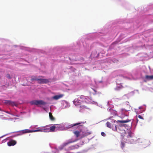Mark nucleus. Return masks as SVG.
<instances>
[{"mask_svg":"<svg viewBox=\"0 0 153 153\" xmlns=\"http://www.w3.org/2000/svg\"><path fill=\"white\" fill-rule=\"evenodd\" d=\"M124 127V126L122 124H120L119 126L115 125V128H113V129L122 134V136H124V134L126 133Z\"/></svg>","mask_w":153,"mask_h":153,"instance_id":"f257e3e1","label":"nucleus"},{"mask_svg":"<svg viewBox=\"0 0 153 153\" xmlns=\"http://www.w3.org/2000/svg\"><path fill=\"white\" fill-rule=\"evenodd\" d=\"M31 105H45L46 103L42 100H34L30 102Z\"/></svg>","mask_w":153,"mask_h":153,"instance_id":"f03ea898","label":"nucleus"},{"mask_svg":"<svg viewBox=\"0 0 153 153\" xmlns=\"http://www.w3.org/2000/svg\"><path fill=\"white\" fill-rule=\"evenodd\" d=\"M34 131L35 132L38 131L48 132H49V128H48L47 126H42L37 128V129L34 130Z\"/></svg>","mask_w":153,"mask_h":153,"instance_id":"7ed1b4c3","label":"nucleus"},{"mask_svg":"<svg viewBox=\"0 0 153 153\" xmlns=\"http://www.w3.org/2000/svg\"><path fill=\"white\" fill-rule=\"evenodd\" d=\"M85 102L82 101L81 104L80 105L79 111L81 112H82L84 110L86 109H89V107L87 105H85L84 104Z\"/></svg>","mask_w":153,"mask_h":153,"instance_id":"20e7f679","label":"nucleus"},{"mask_svg":"<svg viewBox=\"0 0 153 153\" xmlns=\"http://www.w3.org/2000/svg\"><path fill=\"white\" fill-rule=\"evenodd\" d=\"M49 82L48 79L39 78L38 82L39 84L47 83Z\"/></svg>","mask_w":153,"mask_h":153,"instance_id":"39448f33","label":"nucleus"},{"mask_svg":"<svg viewBox=\"0 0 153 153\" xmlns=\"http://www.w3.org/2000/svg\"><path fill=\"white\" fill-rule=\"evenodd\" d=\"M35 132L34 131V130H30L28 129H26L25 130H22L20 131V134H18L17 135H22V134L27 133H30V132Z\"/></svg>","mask_w":153,"mask_h":153,"instance_id":"423d86ee","label":"nucleus"},{"mask_svg":"<svg viewBox=\"0 0 153 153\" xmlns=\"http://www.w3.org/2000/svg\"><path fill=\"white\" fill-rule=\"evenodd\" d=\"M82 102L78 99H76L73 101V102L74 104L76 105H80L82 103Z\"/></svg>","mask_w":153,"mask_h":153,"instance_id":"0eeeda50","label":"nucleus"},{"mask_svg":"<svg viewBox=\"0 0 153 153\" xmlns=\"http://www.w3.org/2000/svg\"><path fill=\"white\" fill-rule=\"evenodd\" d=\"M80 98L82 100L81 101H83L85 102V103L87 104L88 103V100L84 96L82 95L80 97Z\"/></svg>","mask_w":153,"mask_h":153,"instance_id":"6e6552de","label":"nucleus"},{"mask_svg":"<svg viewBox=\"0 0 153 153\" xmlns=\"http://www.w3.org/2000/svg\"><path fill=\"white\" fill-rule=\"evenodd\" d=\"M64 96L63 94H60L58 95H56L53 97V99L55 100H58L59 99L62 98Z\"/></svg>","mask_w":153,"mask_h":153,"instance_id":"1a4fd4ad","label":"nucleus"},{"mask_svg":"<svg viewBox=\"0 0 153 153\" xmlns=\"http://www.w3.org/2000/svg\"><path fill=\"white\" fill-rule=\"evenodd\" d=\"M84 123V122H82L81 123H74V124H73L71 125L72 127L74 126H75L78 125L77 127H80V126H82L83 125L82 124H83Z\"/></svg>","mask_w":153,"mask_h":153,"instance_id":"9d476101","label":"nucleus"},{"mask_svg":"<svg viewBox=\"0 0 153 153\" xmlns=\"http://www.w3.org/2000/svg\"><path fill=\"white\" fill-rule=\"evenodd\" d=\"M77 140V139H76L74 140H72V139L69 140L67 141V142L66 143H64V145L65 146L67 145H68V144H70V143H74V142H75Z\"/></svg>","mask_w":153,"mask_h":153,"instance_id":"9b49d317","label":"nucleus"},{"mask_svg":"<svg viewBox=\"0 0 153 153\" xmlns=\"http://www.w3.org/2000/svg\"><path fill=\"white\" fill-rule=\"evenodd\" d=\"M145 78L147 80H150L153 79V75L151 76L146 75Z\"/></svg>","mask_w":153,"mask_h":153,"instance_id":"f8f14e48","label":"nucleus"},{"mask_svg":"<svg viewBox=\"0 0 153 153\" xmlns=\"http://www.w3.org/2000/svg\"><path fill=\"white\" fill-rule=\"evenodd\" d=\"M16 141L12 139H10V146H13L16 144Z\"/></svg>","mask_w":153,"mask_h":153,"instance_id":"ddd939ff","label":"nucleus"},{"mask_svg":"<svg viewBox=\"0 0 153 153\" xmlns=\"http://www.w3.org/2000/svg\"><path fill=\"white\" fill-rule=\"evenodd\" d=\"M125 134H127L128 138H129L132 137L133 133L131 131H128Z\"/></svg>","mask_w":153,"mask_h":153,"instance_id":"4468645a","label":"nucleus"},{"mask_svg":"<svg viewBox=\"0 0 153 153\" xmlns=\"http://www.w3.org/2000/svg\"><path fill=\"white\" fill-rule=\"evenodd\" d=\"M39 78H38L36 76H32L31 77V81H33L34 80L38 81Z\"/></svg>","mask_w":153,"mask_h":153,"instance_id":"2eb2a0df","label":"nucleus"},{"mask_svg":"<svg viewBox=\"0 0 153 153\" xmlns=\"http://www.w3.org/2000/svg\"><path fill=\"white\" fill-rule=\"evenodd\" d=\"M49 118L52 121L54 120L55 119L54 117L53 116L52 113L51 112H49Z\"/></svg>","mask_w":153,"mask_h":153,"instance_id":"dca6fc26","label":"nucleus"},{"mask_svg":"<svg viewBox=\"0 0 153 153\" xmlns=\"http://www.w3.org/2000/svg\"><path fill=\"white\" fill-rule=\"evenodd\" d=\"M130 121V120H129V119H128L126 120H118V121L120 123H127L128 122H129Z\"/></svg>","mask_w":153,"mask_h":153,"instance_id":"f3484780","label":"nucleus"},{"mask_svg":"<svg viewBox=\"0 0 153 153\" xmlns=\"http://www.w3.org/2000/svg\"><path fill=\"white\" fill-rule=\"evenodd\" d=\"M80 132V131H76L74 132V133L76 136V137H78L79 135Z\"/></svg>","mask_w":153,"mask_h":153,"instance_id":"a211bd4d","label":"nucleus"},{"mask_svg":"<svg viewBox=\"0 0 153 153\" xmlns=\"http://www.w3.org/2000/svg\"><path fill=\"white\" fill-rule=\"evenodd\" d=\"M56 128V127L55 126H53L49 128V131L53 132L54 131Z\"/></svg>","mask_w":153,"mask_h":153,"instance_id":"6ab92c4d","label":"nucleus"},{"mask_svg":"<svg viewBox=\"0 0 153 153\" xmlns=\"http://www.w3.org/2000/svg\"><path fill=\"white\" fill-rule=\"evenodd\" d=\"M10 105H12L13 106L14 105L16 106L17 105V104L15 102H12L10 101Z\"/></svg>","mask_w":153,"mask_h":153,"instance_id":"aec40b11","label":"nucleus"},{"mask_svg":"<svg viewBox=\"0 0 153 153\" xmlns=\"http://www.w3.org/2000/svg\"><path fill=\"white\" fill-rule=\"evenodd\" d=\"M106 125L107 127L110 128H111V123L109 122H107Z\"/></svg>","mask_w":153,"mask_h":153,"instance_id":"412c9836","label":"nucleus"},{"mask_svg":"<svg viewBox=\"0 0 153 153\" xmlns=\"http://www.w3.org/2000/svg\"><path fill=\"white\" fill-rule=\"evenodd\" d=\"M125 143L123 142H121V147L123 149V148L125 147Z\"/></svg>","mask_w":153,"mask_h":153,"instance_id":"4be33fe9","label":"nucleus"},{"mask_svg":"<svg viewBox=\"0 0 153 153\" xmlns=\"http://www.w3.org/2000/svg\"><path fill=\"white\" fill-rule=\"evenodd\" d=\"M101 135H102V136H103V137L105 136V133H104V132H102L101 133Z\"/></svg>","mask_w":153,"mask_h":153,"instance_id":"5701e85b","label":"nucleus"},{"mask_svg":"<svg viewBox=\"0 0 153 153\" xmlns=\"http://www.w3.org/2000/svg\"><path fill=\"white\" fill-rule=\"evenodd\" d=\"M138 117L140 119H143V118L140 115H139L138 116Z\"/></svg>","mask_w":153,"mask_h":153,"instance_id":"b1692460","label":"nucleus"},{"mask_svg":"<svg viewBox=\"0 0 153 153\" xmlns=\"http://www.w3.org/2000/svg\"><path fill=\"white\" fill-rule=\"evenodd\" d=\"M7 139V140L8 139V138H7L6 139H5V140H3V142H5L6 141Z\"/></svg>","mask_w":153,"mask_h":153,"instance_id":"393cba45","label":"nucleus"},{"mask_svg":"<svg viewBox=\"0 0 153 153\" xmlns=\"http://www.w3.org/2000/svg\"><path fill=\"white\" fill-rule=\"evenodd\" d=\"M7 144L8 146H10V140L7 142Z\"/></svg>","mask_w":153,"mask_h":153,"instance_id":"a878e982","label":"nucleus"},{"mask_svg":"<svg viewBox=\"0 0 153 153\" xmlns=\"http://www.w3.org/2000/svg\"><path fill=\"white\" fill-rule=\"evenodd\" d=\"M39 78L41 77V78H44V76H41L39 77Z\"/></svg>","mask_w":153,"mask_h":153,"instance_id":"bb28decb","label":"nucleus"},{"mask_svg":"<svg viewBox=\"0 0 153 153\" xmlns=\"http://www.w3.org/2000/svg\"><path fill=\"white\" fill-rule=\"evenodd\" d=\"M94 91L95 92V94H97V91L95 90L94 89Z\"/></svg>","mask_w":153,"mask_h":153,"instance_id":"cd10ccee","label":"nucleus"},{"mask_svg":"<svg viewBox=\"0 0 153 153\" xmlns=\"http://www.w3.org/2000/svg\"><path fill=\"white\" fill-rule=\"evenodd\" d=\"M9 76H7V77H8V78H9Z\"/></svg>","mask_w":153,"mask_h":153,"instance_id":"c85d7f7f","label":"nucleus"},{"mask_svg":"<svg viewBox=\"0 0 153 153\" xmlns=\"http://www.w3.org/2000/svg\"><path fill=\"white\" fill-rule=\"evenodd\" d=\"M138 121V120L137 119V121Z\"/></svg>","mask_w":153,"mask_h":153,"instance_id":"c756f323","label":"nucleus"}]
</instances>
